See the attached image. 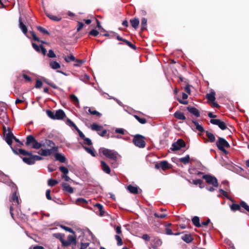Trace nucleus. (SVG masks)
<instances>
[{"instance_id": "nucleus-57", "label": "nucleus", "mask_w": 249, "mask_h": 249, "mask_svg": "<svg viewBox=\"0 0 249 249\" xmlns=\"http://www.w3.org/2000/svg\"><path fill=\"white\" fill-rule=\"evenodd\" d=\"M240 205L241 206L244 208L246 210L247 209V208L249 207V205L244 201H241L240 202Z\"/></svg>"}, {"instance_id": "nucleus-48", "label": "nucleus", "mask_w": 249, "mask_h": 249, "mask_svg": "<svg viewBox=\"0 0 249 249\" xmlns=\"http://www.w3.org/2000/svg\"><path fill=\"white\" fill-rule=\"evenodd\" d=\"M67 124L68 125H69L70 126H72V127H74V128H75L76 129H78V127H77V126L73 123V122H72L70 119H68L67 121Z\"/></svg>"}, {"instance_id": "nucleus-45", "label": "nucleus", "mask_w": 249, "mask_h": 249, "mask_svg": "<svg viewBox=\"0 0 249 249\" xmlns=\"http://www.w3.org/2000/svg\"><path fill=\"white\" fill-rule=\"evenodd\" d=\"M60 171L64 175L67 174L69 173L68 169L65 166H60L59 168Z\"/></svg>"}, {"instance_id": "nucleus-52", "label": "nucleus", "mask_w": 249, "mask_h": 249, "mask_svg": "<svg viewBox=\"0 0 249 249\" xmlns=\"http://www.w3.org/2000/svg\"><path fill=\"white\" fill-rule=\"evenodd\" d=\"M48 56L50 58H54L56 55L52 50H50L48 53Z\"/></svg>"}, {"instance_id": "nucleus-32", "label": "nucleus", "mask_w": 249, "mask_h": 249, "mask_svg": "<svg viewBox=\"0 0 249 249\" xmlns=\"http://www.w3.org/2000/svg\"><path fill=\"white\" fill-rule=\"evenodd\" d=\"M70 99L71 101L76 105H79V100L78 98L74 94H71L70 95Z\"/></svg>"}, {"instance_id": "nucleus-34", "label": "nucleus", "mask_w": 249, "mask_h": 249, "mask_svg": "<svg viewBox=\"0 0 249 249\" xmlns=\"http://www.w3.org/2000/svg\"><path fill=\"white\" fill-rule=\"evenodd\" d=\"M134 117L140 123L142 124H145L147 122L146 120L144 118H141L136 115H134Z\"/></svg>"}, {"instance_id": "nucleus-53", "label": "nucleus", "mask_w": 249, "mask_h": 249, "mask_svg": "<svg viewBox=\"0 0 249 249\" xmlns=\"http://www.w3.org/2000/svg\"><path fill=\"white\" fill-rule=\"evenodd\" d=\"M83 140H84V143L85 144L88 145H90L92 144L91 141L89 138L85 137V139H84Z\"/></svg>"}, {"instance_id": "nucleus-33", "label": "nucleus", "mask_w": 249, "mask_h": 249, "mask_svg": "<svg viewBox=\"0 0 249 249\" xmlns=\"http://www.w3.org/2000/svg\"><path fill=\"white\" fill-rule=\"evenodd\" d=\"M87 203V200L83 198H78L76 200V204L77 205L86 204Z\"/></svg>"}, {"instance_id": "nucleus-64", "label": "nucleus", "mask_w": 249, "mask_h": 249, "mask_svg": "<svg viewBox=\"0 0 249 249\" xmlns=\"http://www.w3.org/2000/svg\"><path fill=\"white\" fill-rule=\"evenodd\" d=\"M142 238L145 241H149L150 240V237L147 234H144L142 236Z\"/></svg>"}, {"instance_id": "nucleus-58", "label": "nucleus", "mask_w": 249, "mask_h": 249, "mask_svg": "<svg viewBox=\"0 0 249 249\" xmlns=\"http://www.w3.org/2000/svg\"><path fill=\"white\" fill-rule=\"evenodd\" d=\"M51 190L48 189L46 191V197L48 199V200H51L52 199V197L51 196Z\"/></svg>"}, {"instance_id": "nucleus-63", "label": "nucleus", "mask_w": 249, "mask_h": 249, "mask_svg": "<svg viewBox=\"0 0 249 249\" xmlns=\"http://www.w3.org/2000/svg\"><path fill=\"white\" fill-rule=\"evenodd\" d=\"M185 90L186 92H187L188 94H190L191 93V89L190 85L187 84L185 88Z\"/></svg>"}, {"instance_id": "nucleus-4", "label": "nucleus", "mask_w": 249, "mask_h": 249, "mask_svg": "<svg viewBox=\"0 0 249 249\" xmlns=\"http://www.w3.org/2000/svg\"><path fill=\"white\" fill-rule=\"evenodd\" d=\"M144 137L141 135H136L134 136L133 142L134 144L140 147L143 148L145 146V142L144 140Z\"/></svg>"}, {"instance_id": "nucleus-49", "label": "nucleus", "mask_w": 249, "mask_h": 249, "mask_svg": "<svg viewBox=\"0 0 249 249\" xmlns=\"http://www.w3.org/2000/svg\"><path fill=\"white\" fill-rule=\"evenodd\" d=\"M99 32L97 30H95V29L91 30L89 33V35H91V36H97L99 35Z\"/></svg>"}, {"instance_id": "nucleus-17", "label": "nucleus", "mask_w": 249, "mask_h": 249, "mask_svg": "<svg viewBox=\"0 0 249 249\" xmlns=\"http://www.w3.org/2000/svg\"><path fill=\"white\" fill-rule=\"evenodd\" d=\"M127 188L129 192L132 194H136L138 193V188L137 186L130 185L127 186Z\"/></svg>"}, {"instance_id": "nucleus-61", "label": "nucleus", "mask_w": 249, "mask_h": 249, "mask_svg": "<svg viewBox=\"0 0 249 249\" xmlns=\"http://www.w3.org/2000/svg\"><path fill=\"white\" fill-rule=\"evenodd\" d=\"M31 33L34 40L37 41H40L39 38L36 36L35 33L34 32H31Z\"/></svg>"}, {"instance_id": "nucleus-47", "label": "nucleus", "mask_w": 249, "mask_h": 249, "mask_svg": "<svg viewBox=\"0 0 249 249\" xmlns=\"http://www.w3.org/2000/svg\"><path fill=\"white\" fill-rule=\"evenodd\" d=\"M75 240V238L73 235H69L68 236V244L74 243Z\"/></svg>"}, {"instance_id": "nucleus-29", "label": "nucleus", "mask_w": 249, "mask_h": 249, "mask_svg": "<svg viewBox=\"0 0 249 249\" xmlns=\"http://www.w3.org/2000/svg\"><path fill=\"white\" fill-rule=\"evenodd\" d=\"M171 225V224H168L165 228V233L167 235H173L174 233L172 232V230L170 229L168 227ZM179 233H175L174 235H178Z\"/></svg>"}, {"instance_id": "nucleus-36", "label": "nucleus", "mask_w": 249, "mask_h": 249, "mask_svg": "<svg viewBox=\"0 0 249 249\" xmlns=\"http://www.w3.org/2000/svg\"><path fill=\"white\" fill-rule=\"evenodd\" d=\"M207 98L210 101L213 102L215 99L214 92H212L209 94H207Z\"/></svg>"}, {"instance_id": "nucleus-6", "label": "nucleus", "mask_w": 249, "mask_h": 249, "mask_svg": "<svg viewBox=\"0 0 249 249\" xmlns=\"http://www.w3.org/2000/svg\"><path fill=\"white\" fill-rule=\"evenodd\" d=\"M185 146V142L181 139H178L176 142L172 144L171 149L173 151H177L180 149Z\"/></svg>"}, {"instance_id": "nucleus-8", "label": "nucleus", "mask_w": 249, "mask_h": 249, "mask_svg": "<svg viewBox=\"0 0 249 249\" xmlns=\"http://www.w3.org/2000/svg\"><path fill=\"white\" fill-rule=\"evenodd\" d=\"M216 145L219 149H222V147L228 148L230 147V144L224 138L221 137H218L216 142Z\"/></svg>"}, {"instance_id": "nucleus-37", "label": "nucleus", "mask_w": 249, "mask_h": 249, "mask_svg": "<svg viewBox=\"0 0 249 249\" xmlns=\"http://www.w3.org/2000/svg\"><path fill=\"white\" fill-rule=\"evenodd\" d=\"M88 111L89 113L92 115H96L97 116L100 117L102 114L95 110H92L91 108L89 107Z\"/></svg>"}, {"instance_id": "nucleus-18", "label": "nucleus", "mask_w": 249, "mask_h": 249, "mask_svg": "<svg viewBox=\"0 0 249 249\" xmlns=\"http://www.w3.org/2000/svg\"><path fill=\"white\" fill-rule=\"evenodd\" d=\"M12 201L13 202V205H17L19 203L18 197L16 191H15L12 195Z\"/></svg>"}, {"instance_id": "nucleus-39", "label": "nucleus", "mask_w": 249, "mask_h": 249, "mask_svg": "<svg viewBox=\"0 0 249 249\" xmlns=\"http://www.w3.org/2000/svg\"><path fill=\"white\" fill-rule=\"evenodd\" d=\"M58 183L57 180L50 178L48 180V185L50 186H53Z\"/></svg>"}, {"instance_id": "nucleus-62", "label": "nucleus", "mask_w": 249, "mask_h": 249, "mask_svg": "<svg viewBox=\"0 0 249 249\" xmlns=\"http://www.w3.org/2000/svg\"><path fill=\"white\" fill-rule=\"evenodd\" d=\"M62 228H63V229H64L65 231H69L70 232H73V231L72 230L69 228V227H66L65 226H61Z\"/></svg>"}, {"instance_id": "nucleus-26", "label": "nucleus", "mask_w": 249, "mask_h": 249, "mask_svg": "<svg viewBox=\"0 0 249 249\" xmlns=\"http://www.w3.org/2000/svg\"><path fill=\"white\" fill-rule=\"evenodd\" d=\"M192 222L193 223V224L197 227H200L201 226L200 222H199V218L198 217V216H194L193 218H192Z\"/></svg>"}, {"instance_id": "nucleus-24", "label": "nucleus", "mask_w": 249, "mask_h": 249, "mask_svg": "<svg viewBox=\"0 0 249 249\" xmlns=\"http://www.w3.org/2000/svg\"><path fill=\"white\" fill-rule=\"evenodd\" d=\"M103 128V126L102 125H99L96 123H93L91 125V129L92 130L100 131L102 130Z\"/></svg>"}, {"instance_id": "nucleus-44", "label": "nucleus", "mask_w": 249, "mask_h": 249, "mask_svg": "<svg viewBox=\"0 0 249 249\" xmlns=\"http://www.w3.org/2000/svg\"><path fill=\"white\" fill-rule=\"evenodd\" d=\"M75 63L73 64L74 67H80L84 63V61L80 59H75Z\"/></svg>"}, {"instance_id": "nucleus-41", "label": "nucleus", "mask_w": 249, "mask_h": 249, "mask_svg": "<svg viewBox=\"0 0 249 249\" xmlns=\"http://www.w3.org/2000/svg\"><path fill=\"white\" fill-rule=\"evenodd\" d=\"M241 207V206L240 204L238 205L237 204H232L231 205L230 208L232 211H235L240 210Z\"/></svg>"}, {"instance_id": "nucleus-31", "label": "nucleus", "mask_w": 249, "mask_h": 249, "mask_svg": "<svg viewBox=\"0 0 249 249\" xmlns=\"http://www.w3.org/2000/svg\"><path fill=\"white\" fill-rule=\"evenodd\" d=\"M147 25V19L145 18H142L141 20V30L143 31L146 29Z\"/></svg>"}, {"instance_id": "nucleus-42", "label": "nucleus", "mask_w": 249, "mask_h": 249, "mask_svg": "<svg viewBox=\"0 0 249 249\" xmlns=\"http://www.w3.org/2000/svg\"><path fill=\"white\" fill-rule=\"evenodd\" d=\"M188 181L191 183H192V184H194L195 185H200L202 183V181L200 179H195V180H193L192 182L190 181V180H188ZM200 188H202L201 186H199Z\"/></svg>"}, {"instance_id": "nucleus-13", "label": "nucleus", "mask_w": 249, "mask_h": 249, "mask_svg": "<svg viewBox=\"0 0 249 249\" xmlns=\"http://www.w3.org/2000/svg\"><path fill=\"white\" fill-rule=\"evenodd\" d=\"M63 190L69 193H72L73 192V189L70 185L67 183H63L61 184Z\"/></svg>"}, {"instance_id": "nucleus-2", "label": "nucleus", "mask_w": 249, "mask_h": 249, "mask_svg": "<svg viewBox=\"0 0 249 249\" xmlns=\"http://www.w3.org/2000/svg\"><path fill=\"white\" fill-rule=\"evenodd\" d=\"M100 152L102 153L107 158L113 160V161L111 162V164L113 168L117 167L118 164L116 161L118 159V157H120V156L116 151L105 148H101Z\"/></svg>"}, {"instance_id": "nucleus-35", "label": "nucleus", "mask_w": 249, "mask_h": 249, "mask_svg": "<svg viewBox=\"0 0 249 249\" xmlns=\"http://www.w3.org/2000/svg\"><path fill=\"white\" fill-rule=\"evenodd\" d=\"M83 147L88 153L90 154L93 157H95V154L93 148L87 147L86 146H84Z\"/></svg>"}, {"instance_id": "nucleus-38", "label": "nucleus", "mask_w": 249, "mask_h": 249, "mask_svg": "<svg viewBox=\"0 0 249 249\" xmlns=\"http://www.w3.org/2000/svg\"><path fill=\"white\" fill-rule=\"evenodd\" d=\"M193 122L196 126V130L200 132L204 131V129H203V127L201 125L199 124L196 121H193Z\"/></svg>"}, {"instance_id": "nucleus-30", "label": "nucleus", "mask_w": 249, "mask_h": 249, "mask_svg": "<svg viewBox=\"0 0 249 249\" xmlns=\"http://www.w3.org/2000/svg\"><path fill=\"white\" fill-rule=\"evenodd\" d=\"M64 59L68 63L71 61H74L75 60V58L72 54H71L68 56H65L64 57Z\"/></svg>"}, {"instance_id": "nucleus-43", "label": "nucleus", "mask_w": 249, "mask_h": 249, "mask_svg": "<svg viewBox=\"0 0 249 249\" xmlns=\"http://www.w3.org/2000/svg\"><path fill=\"white\" fill-rule=\"evenodd\" d=\"M37 29L40 32L42 33L43 34H46L48 35H50L49 32L43 27H42L41 26H37Z\"/></svg>"}, {"instance_id": "nucleus-60", "label": "nucleus", "mask_w": 249, "mask_h": 249, "mask_svg": "<svg viewBox=\"0 0 249 249\" xmlns=\"http://www.w3.org/2000/svg\"><path fill=\"white\" fill-rule=\"evenodd\" d=\"M128 46L131 47L133 49H136V47L134 45L132 44L130 42L128 41V40H126L124 42Z\"/></svg>"}, {"instance_id": "nucleus-5", "label": "nucleus", "mask_w": 249, "mask_h": 249, "mask_svg": "<svg viewBox=\"0 0 249 249\" xmlns=\"http://www.w3.org/2000/svg\"><path fill=\"white\" fill-rule=\"evenodd\" d=\"M202 178L206 180L208 184L212 185L213 187H217L218 185L217 179L214 176L210 175H204L202 176Z\"/></svg>"}, {"instance_id": "nucleus-19", "label": "nucleus", "mask_w": 249, "mask_h": 249, "mask_svg": "<svg viewBox=\"0 0 249 249\" xmlns=\"http://www.w3.org/2000/svg\"><path fill=\"white\" fill-rule=\"evenodd\" d=\"M50 66L53 70H56L60 68L59 63L55 61H51L50 62Z\"/></svg>"}, {"instance_id": "nucleus-12", "label": "nucleus", "mask_w": 249, "mask_h": 249, "mask_svg": "<svg viewBox=\"0 0 249 249\" xmlns=\"http://www.w3.org/2000/svg\"><path fill=\"white\" fill-rule=\"evenodd\" d=\"M65 116V114L64 112L61 109H59L57 110L55 113V119H62L64 118Z\"/></svg>"}, {"instance_id": "nucleus-20", "label": "nucleus", "mask_w": 249, "mask_h": 249, "mask_svg": "<svg viewBox=\"0 0 249 249\" xmlns=\"http://www.w3.org/2000/svg\"><path fill=\"white\" fill-rule=\"evenodd\" d=\"M160 162L161 168L163 170L169 169L171 167V165L166 160L162 161Z\"/></svg>"}, {"instance_id": "nucleus-21", "label": "nucleus", "mask_w": 249, "mask_h": 249, "mask_svg": "<svg viewBox=\"0 0 249 249\" xmlns=\"http://www.w3.org/2000/svg\"><path fill=\"white\" fill-rule=\"evenodd\" d=\"M54 157L57 160H58L61 162H65L66 161L65 157L60 153L55 154Z\"/></svg>"}, {"instance_id": "nucleus-40", "label": "nucleus", "mask_w": 249, "mask_h": 249, "mask_svg": "<svg viewBox=\"0 0 249 249\" xmlns=\"http://www.w3.org/2000/svg\"><path fill=\"white\" fill-rule=\"evenodd\" d=\"M95 207H96L100 211V215H101V216L103 215L105 212L104 211H103V206L99 203H97L95 205Z\"/></svg>"}, {"instance_id": "nucleus-14", "label": "nucleus", "mask_w": 249, "mask_h": 249, "mask_svg": "<svg viewBox=\"0 0 249 249\" xmlns=\"http://www.w3.org/2000/svg\"><path fill=\"white\" fill-rule=\"evenodd\" d=\"M130 23L132 27L135 29H137L139 26L140 21L139 18H134L130 20Z\"/></svg>"}, {"instance_id": "nucleus-56", "label": "nucleus", "mask_w": 249, "mask_h": 249, "mask_svg": "<svg viewBox=\"0 0 249 249\" xmlns=\"http://www.w3.org/2000/svg\"><path fill=\"white\" fill-rule=\"evenodd\" d=\"M84 25L82 22H78L77 31L79 32L83 27Z\"/></svg>"}, {"instance_id": "nucleus-55", "label": "nucleus", "mask_w": 249, "mask_h": 249, "mask_svg": "<svg viewBox=\"0 0 249 249\" xmlns=\"http://www.w3.org/2000/svg\"><path fill=\"white\" fill-rule=\"evenodd\" d=\"M42 86V82L39 80H37L36 81V85H35V88H40Z\"/></svg>"}, {"instance_id": "nucleus-3", "label": "nucleus", "mask_w": 249, "mask_h": 249, "mask_svg": "<svg viewBox=\"0 0 249 249\" xmlns=\"http://www.w3.org/2000/svg\"><path fill=\"white\" fill-rule=\"evenodd\" d=\"M28 156L29 157H23L22 160L25 163L29 165L33 164L35 163L36 161L40 160L43 159L39 156L33 155L31 153Z\"/></svg>"}, {"instance_id": "nucleus-16", "label": "nucleus", "mask_w": 249, "mask_h": 249, "mask_svg": "<svg viewBox=\"0 0 249 249\" xmlns=\"http://www.w3.org/2000/svg\"><path fill=\"white\" fill-rule=\"evenodd\" d=\"M19 28L22 31L23 33L25 35H26L27 33V28L25 25H24L21 21V18H19Z\"/></svg>"}, {"instance_id": "nucleus-27", "label": "nucleus", "mask_w": 249, "mask_h": 249, "mask_svg": "<svg viewBox=\"0 0 249 249\" xmlns=\"http://www.w3.org/2000/svg\"><path fill=\"white\" fill-rule=\"evenodd\" d=\"M13 152L15 153H16L17 154H21V155H24V156H25V155H28V156L31 153L30 152H27V151H26L25 150H23V149H18V153L16 152L14 149H13Z\"/></svg>"}, {"instance_id": "nucleus-7", "label": "nucleus", "mask_w": 249, "mask_h": 249, "mask_svg": "<svg viewBox=\"0 0 249 249\" xmlns=\"http://www.w3.org/2000/svg\"><path fill=\"white\" fill-rule=\"evenodd\" d=\"M210 123L213 124L218 125V127L222 130L227 128L226 124L219 119H211Z\"/></svg>"}, {"instance_id": "nucleus-23", "label": "nucleus", "mask_w": 249, "mask_h": 249, "mask_svg": "<svg viewBox=\"0 0 249 249\" xmlns=\"http://www.w3.org/2000/svg\"><path fill=\"white\" fill-rule=\"evenodd\" d=\"M46 15L50 19L55 21H59L62 19L61 17L53 15L51 14H47Z\"/></svg>"}, {"instance_id": "nucleus-51", "label": "nucleus", "mask_w": 249, "mask_h": 249, "mask_svg": "<svg viewBox=\"0 0 249 249\" xmlns=\"http://www.w3.org/2000/svg\"><path fill=\"white\" fill-rule=\"evenodd\" d=\"M32 46L34 49L37 52H40L41 45L38 46L35 43H32Z\"/></svg>"}, {"instance_id": "nucleus-50", "label": "nucleus", "mask_w": 249, "mask_h": 249, "mask_svg": "<svg viewBox=\"0 0 249 249\" xmlns=\"http://www.w3.org/2000/svg\"><path fill=\"white\" fill-rule=\"evenodd\" d=\"M47 115L51 119H55V113L52 112L51 110H47Z\"/></svg>"}, {"instance_id": "nucleus-22", "label": "nucleus", "mask_w": 249, "mask_h": 249, "mask_svg": "<svg viewBox=\"0 0 249 249\" xmlns=\"http://www.w3.org/2000/svg\"><path fill=\"white\" fill-rule=\"evenodd\" d=\"M206 135L207 137L208 138L209 141L211 142H215V138L213 133H212L208 131H206Z\"/></svg>"}, {"instance_id": "nucleus-9", "label": "nucleus", "mask_w": 249, "mask_h": 249, "mask_svg": "<svg viewBox=\"0 0 249 249\" xmlns=\"http://www.w3.org/2000/svg\"><path fill=\"white\" fill-rule=\"evenodd\" d=\"M101 167L102 170L106 174H109L110 173V168L109 166L104 161H101Z\"/></svg>"}, {"instance_id": "nucleus-46", "label": "nucleus", "mask_w": 249, "mask_h": 249, "mask_svg": "<svg viewBox=\"0 0 249 249\" xmlns=\"http://www.w3.org/2000/svg\"><path fill=\"white\" fill-rule=\"evenodd\" d=\"M115 238L117 242L118 246H121L123 245V241L122 238L119 235H116L115 236Z\"/></svg>"}, {"instance_id": "nucleus-25", "label": "nucleus", "mask_w": 249, "mask_h": 249, "mask_svg": "<svg viewBox=\"0 0 249 249\" xmlns=\"http://www.w3.org/2000/svg\"><path fill=\"white\" fill-rule=\"evenodd\" d=\"M181 238L187 243H191L193 240L192 237L190 234H185Z\"/></svg>"}, {"instance_id": "nucleus-1", "label": "nucleus", "mask_w": 249, "mask_h": 249, "mask_svg": "<svg viewBox=\"0 0 249 249\" xmlns=\"http://www.w3.org/2000/svg\"><path fill=\"white\" fill-rule=\"evenodd\" d=\"M26 144L27 146L32 144V148L36 149H39L41 147H44V149L41 148L38 152V154L43 156H51L57 151V148L52 141L45 140L44 142H38L32 135L27 137Z\"/></svg>"}, {"instance_id": "nucleus-59", "label": "nucleus", "mask_w": 249, "mask_h": 249, "mask_svg": "<svg viewBox=\"0 0 249 249\" xmlns=\"http://www.w3.org/2000/svg\"><path fill=\"white\" fill-rule=\"evenodd\" d=\"M115 132L117 133L124 134V130L123 128H116L115 129Z\"/></svg>"}, {"instance_id": "nucleus-15", "label": "nucleus", "mask_w": 249, "mask_h": 249, "mask_svg": "<svg viewBox=\"0 0 249 249\" xmlns=\"http://www.w3.org/2000/svg\"><path fill=\"white\" fill-rule=\"evenodd\" d=\"M174 116L178 120H184L186 119L184 113L180 111H176L174 113Z\"/></svg>"}, {"instance_id": "nucleus-10", "label": "nucleus", "mask_w": 249, "mask_h": 249, "mask_svg": "<svg viewBox=\"0 0 249 249\" xmlns=\"http://www.w3.org/2000/svg\"><path fill=\"white\" fill-rule=\"evenodd\" d=\"M14 135L11 132H8L5 135V141L9 145H11L12 143V139H13Z\"/></svg>"}, {"instance_id": "nucleus-28", "label": "nucleus", "mask_w": 249, "mask_h": 249, "mask_svg": "<svg viewBox=\"0 0 249 249\" xmlns=\"http://www.w3.org/2000/svg\"><path fill=\"white\" fill-rule=\"evenodd\" d=\"M190 160V156L189 155H186L185 157L181 158L179 159V161L185 164H186L189 162Z\"/></svg>"}, {"instance_id": "nucleus-54", "label": "nucleus", "mask_w": 249, "mask_h": 249, "mask_svg": "<svg viewBox=\"0 0 249 249\" xmlns=\"http://www.w3.org/2000/svg\"><path fill=\"white\" fill-rule=\"evenodd\" d=\"M154 216L156 217L160 218H161V219H163V218H165L167 216V214H159L157 213H154Z\"/></svg>"}, {"instance_id": "nucleus-11", "label": "nucleus", "mask_w": 249, "mask_h": 249, "mask_svg": "<svg viewBox=\"0 0 249 249\" xmlns=\"http://www.w3.org/2000/svg\"><path fill=\"white\" fill-rule=\"evenodd\" d=\"M187 110L192 114L194 115L196 117L200 116L199 111L196 107H188Z\"/></svg>"}]
</instances>
